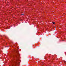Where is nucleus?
<instances>
[{
	"mask_svg": "<svg viewBox=\"0 0 66 66\" xmlns=\"http://www.w3.org/2000/svg\"><path fill=\"white\" fill-rule=\"evenodd\" d=\"M57 38H59L58 37Z\"/></svg>",
	"mask_w": 66,
	"mask_h": 66,
	"instance_id": "nucleus-6",
	"label": "nucleus"
},
{
	"mask_svg": "<svg viewBox=\"0 0 66 66\" xmlns=\"http://www.w3.org/2000/svg\"><path fill=\"white\" fill-rule=\"evenodd\" d=\"M64 40H63V41H64Z\"/></svg>",
	"mask_w": 66,
	"mask_h": 66,
	"instance_id": "nucleus-5",
	"label": "nucleus"
},
{
	"mask_svg": "<svg viewBox=\"0 0 66 66\" xmlns=\"http://www.w3.org/2000/svg\"><path fill=\"white\" fill-rule=\"evenodd\" d=\"M24 15V14H22L21 15Z\"/></svg>",
	"mask_w": 66,
	"mask_h": 66,
	"instance_id": "nucleus-3",
	"label": "nucleus"
},
{
	"mask_svg": "<svg viewBox=\"0 0 66 66\" xmlns=\"http://www.w3.org/2000/svg\"><path fill=\"white\" fill-rule=\"evenodd\" d=\"M55 23L54 22H53V24H54Z\"/></svg>",
	"mask_w": 66,
	"mask_h": 66,
	"instance_id": "nucleus-2",
	"label": "nucleus"
},
{
	"mask_svg": "<svg viewBox=\"0 0 66 66\" xmlns=\"http://www.w3.org/2000/svg\"><path fill=\"white\" fill-rule=\"evenodd\" d=\"M19 56H20V55L19 54Z\"/></svg>",
	"mask_w": 66,
	"mask_h": 66,
	"instance_id": "nucleus-4",
	"label": "nucleus"
},
{
	"mask_svg": "<svg viewBox=\"0 0 66 66\" xmlns=\"http://www.w3.org/2000/svg\"><path fill=\"white\" fill-rule=\"evenodd\" d=\"M18 62H15L14 61H13L12 62V65L13 66H15L17 65V66H18V65H19V64H20V62L18 61V60H17Z\"/></svg>",
	"mask_w": 66,
	"mask_h": 66,
	"instance_id": "nucleus-1",
	"label": "nucleus"
}]
</instances>
